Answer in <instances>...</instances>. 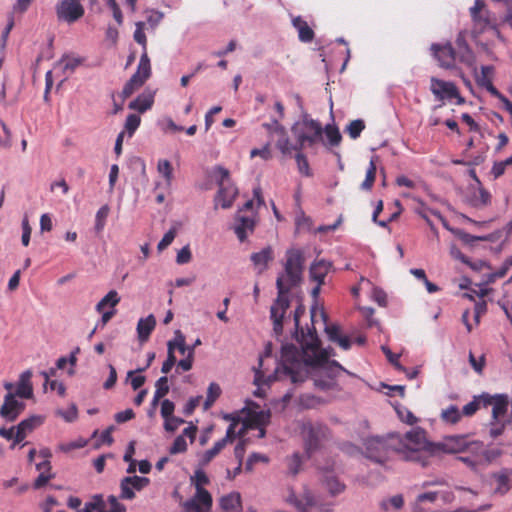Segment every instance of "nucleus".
Instances as JSON below:
<instances>
[{
    "instance_id": "obj_36",
    "label": "nucleus",
    "mask_w": 512,
    "mask_h": 512,
    "mask_svg": "<svg viewBox=\"0 0 512 512\" xmlns=\"http://www.w3.org/2000/svg\"><path fill=\"white\" fill-rule=\"evenodd\" d=\"M472 205L475 207L486 206L491 202V194L481 185L471 199Z\"/></svg>"
},
{
    "instance_id": "obj_1",
    "label": "nucleus",
    "mask_w": 512,
    "mask_h": 512,
    "mask_svg": "<svg viewBox=\"0 0 512 512\" xmlns=\"http://www.w3.org/2000/svg\"><path fill=\"white\" fill-rule=\"evenodd\" d=\"M320 344L315 328L306 335L302 332L301 352L294 344L283 345L281 359L274 373L265 378L260 368L255 370V384L269 385L274 381L284 380L299 384L307 379L310 368L315 387L321 390L332 389L336 385L338 374L346 370L337 361H330V354L321 349Z\"/></svg>"
},
{
    "instance_id": "obj_60",
    "label": "nucleus",
    "mask_w": 512,
    "mask_h": 512,
    "mask_svg": "<svg viewBox=\"0 0 512 512\" xmlns=\"http://www.w3.org/2000/svg\"><path fill=\"white\" fill-rule=\"evenodd\" d=\"M469 363L472 366V368L477 372L478 374H482L483 369L485 367L486 361L485 356L481 355L480 358L477 360L472 352L469 353Z\"/></svg>"
},
{
    "instance_id": "obj_54",
    "label": "nucleus",
    "mask_w": 512,
    "mask_h": 512,
    "mask_svg": "<svg viewBox=\"0 0 512 512\" xmlns=\"http://www.w3.org/2000/svg\"><path fill=\"white\" fill-rule=\"evenodd\" d=\"M144 28H145V23L144 22H137L136 23V29H135V32H134V40L142 45L143 49H144V53H146V46H147V39H146V35H145V32H144Z\"/></svg>"
},
{
    "instance_id": "obj_5",
    "label": "nucleus",
    "mask_w": 512,
    "mask_h": 512,
    "mask_svg": "<svg viewBox=\"0 0 512 512\" xmlns=\"http://www.w3.org/2000/svg\"><path fill=\"white\" fill-rule=\"evenodd\" d=\"M191 481L196 488V493L184 503V512H208L212 507V496L204 485L209 483V478L203 470L199 469L195 471Z\"/></svg>"
},
{
    "instance_id": "obj_20",
    "label": "nucleus",
    "mask_w": 512,
    "mask_h": 512,
    "mask_svg": "<svg viewBox=\"0 0 512 512\" xmlns=\"http://www.w3.org/2000/svg\"><path fill=\"white\" fill-rule=\"evenodd\" d=\"M243 210H239L236 215V221L238 222L234 228L235 234L237 235L240 242H244L247 238L248 233H252L255 227V219L253 213L250 216L242 215Z\"/></svg>"
},
{
    "instance_id": "obj_12",
    "label": "nucleus",
    "mask_w": 512,
    "mask_h": 512,
    "mask_svg": "<svg viewBox=\"0 0 512 512\" xmlns=\"http://www.w3.org/2000/svg\"><path fill=\"white\" fill-rule=\"evenodd\" d=\"M151 65L147 53H143L136 72L131 76L129 81L124 85L122 90L123 98L130 97L136 90H138L150 77Z\"/></svg>"
},
{
    "instance_id": "obj_61",
    "label": "nucleus",
    "mask_w": 512,
    "mask_h": 512,
    "mask_svg": "<svg viewBox=\"0 0 512 512\" xmlns=\"http://www.w3.org/2000/svg\"><path fill=\"white\" fill-rule=\"evenodd\" d=\"M397 414L401 421H403L406 424L413 425L417 422L416 416L406 408L397 409Z\"/></svg>"
},
{
    "instance_id": "obj_58",
    "label": "nucleus",
    "mask_w": 512,
    "mask_h": 512,
    "mask_svg": "<svg viewBox=\"0 0 512 512\" xmlns=\"http://www.w3.org/2000/svg\"><path fill=\"white\" fill-rule=\"evenodd\" d=\"M32 228L29 224L28 217L25 216L22 220V237L21 242L23 246L27 247L30 243V236H31Z\"/></svg>"
},
{
    "instance_id": "obj_32",
    "label": "nucleus",
    "mask_w": 512,
    "mask_h": 512,
    "mask_svg": "<svg viewBox=\"0 0 512 512\" xmlns=\"http://www.w3.org/2000/svg\"><path fill=\"white\" fill-rule=\"evenodd\" d=\"M81 63L82 59L79 57L63 56L56 64V67L60 68L65 74H71Z\"/></svg>"
},
{
    "instance_id": "obj_13",
    "label": "nucleus",
    "mask_w": 512,
    "mask_h": 512,
    "mask_svg": "<svg viewBox=\"0 0 512 512\" xmlns=\"http://www.w3.org/2000/svg\"><path fill=\"white\" fill-rule=\"evenodd\" d=\"M121 510L122 504L115 496L111 495L105 501L103 495L95 494L79 512H120Z\"/></svg>"
},
{
    "instance_id": "obj_33",
    "label": "nucleus",
    "mask_w": 512,
    "mask_h": 512,
    "mask_svg": "<svg viewBox=\"0 0 512 512\" xmlns=\"http://www.w3.org/2000/svg\"><path fill=\"white\" fill-rule=\"evenodd\" d=\"M120 297L116 290H110L96 305V311L102 312L104 308L109 305L111 308H115L120 302Z\"/></svg>"
},
{
    "instance_id": "obj_11",
    "label": "nucleus",
    "mask_w": 512,
    "mask_h": 512,
    "mask_svg": "<svg viewBox=\"0 0 512 512\" xmlns=\"http://www.w3.org/2000/svg\"><path fill=\"white\" fill-rule=\"evenodd\" d=\"M470 15L473 22L472 34L474 37L488 29H495L496 18L491 15L483 0H475L474 6L470 8Z\"/></svg>"
},
{
    "instance_id": "obj_28",
    "label": "nucleus",
    "mask_w": 512,
    "mask_h": 512,
    "mask_svg": "<svg viewBox=\"0 0 512 512\" xmlns=\"http://www.w3.org/2000/svg\"><path fill=\"white\" fill-rule=\"evenodd\" d=\"M220 507L225 512H241V496L237 492L224 495L220 499Z\"/></svg>"
},
{
    "instance_id": "obj_59",
    "label": "nucleus",
    "mask_w": 512,
    "mask_h": 512,
    "mask_svg": "<svg viewBox=\"0 0 512 512\" xmlns=\"http://www.w3.org/2000/svg\"><path fill=\"white\" fill-rule=\"evenodd\" d=\"M389 504L391 506H393L395 509H400L403 506V504H404V500H403L402 495H395V496L391 497L388 500H383L381 502V508L384 511H387Z\"/></svg>"
},
{
    "instance_id": "obj_63",
    "label": "nucleus",
    "mask_w": 512,
    "mask_h": 512,
    "mask_svg": "<svg viewBox=\"0 0 512 512\" xmlns=\"http://www.w3.org/2000/svg\"><path fill=\"white\" fill-rule=\"evenodd\" d=\"M175 405L172 401L165 399L161 403V416L165 419L173 416Z\"/></svg>"
},
{
    "instance_id": "obj_49",
    "label": "nucleus",
    "mask_w": 512,
    "mask_h": 512,
    "mask_svg": "<svg viewBox=\"0 0 512 512\" xmlns=\"http://www.w3.org/2000/svg\"><path fill=\"white\" fill-rule=\"evenodd\" d=\"M418 202L420 204V208L416 209V212H417L418 215H420L427 222V224L431 228L433 227V225H432V222H431V220L429 219V217L427 215V212H430L433 215H435L436 217H438L443 222V224L446 226L445 219L443 218V216L441 215L440 212L427 208L425 206V204L421 200H418Z\"/></svg>"
},
{
    "instance_id": "obj_48",
    "label": "nucleus",
    "mask_w": 512,
    "mask_h": 512,
    "mask_svg": "<svg viewBox=\"0 0 512 512\" xmlns=\"http://www.w3.org/2000/svg\"><path fill=\"white\" fill-rule=\"evenodd\" d=\"M295 159L297 162L299 173L305 177H311L312 172L309 166V162L307 160V157L302 153V151H297Z\"/></svg>"
},
{
    "instance_id": "obj_35",
    "label": "nucleus",
    "mask_w": 512,
    "mask_h": 512,
    "mask_svg": "<svg viewBox=\"0 0 512 512\" xmlns=\"http://www.w3.org/2000/svg\"><path fill=\"white\" fill-rule=\"evenodd\" d=\"M461 411L455 405H450L441 412V419L445 423L456 424L461 420Z\"/></svg>"
},
{
    "instance_id": "obj_18",
    "label": "nucleus",
    "mask_w": 512,
    "mask_h": 512,
    "mask_svg": "<svg viewBox=\"0 0 512 512\" xmlns=\"http://www.w3.org/2000/svg\"><path fill=\"white\" fill-rule=\"evenodd\" d=\"M25 404L16 400L14 393L9 392L4 398V403L0 408V415L7 421L13 422L22 413Z\"/></svg>"
},
{
    "instance_id": "obj_6",
    "label": "nucleus",
    "mask_w": 512,
    "mask_h": 512,
    "mask_svg": "<svg viewBox=\"0 0 512 512\" xmlns=\"http://www.w3.org/2000/svg\"><path fill=\"white\" fill-rule=\"evenodd\" d=\"M297 141V151H302L306 146H313L323 134V127L317 120L304 117L302 122H297L291 127Z\"/></svg>"
},
{
    "instance_id": "obj_38",
    "label": "nucleus",
    "mask_w": 512,
    "mask_h": 512,
    "mask_svg": "<svg viewBox=\"0 0 512 512\" xmlns=\"http://www.w3.org/2000/svg\"><path fill=\"white\" fill-rule=\"evenodd\" d=\"M495 488L494 492L499 495H505L509 489V477L506 473H498L494 475Z\"/></svg>"
},
{
    "instance_id": "obj_3",
    "label": "nucleus",
    "mask_w": 512,
    "mask_h": 512,
    "mask_svg": "<svg viewBox=\"0 0 512 512\" xmlns=\"http://www.w3.org/2000/svg\"><path fill=\"white\" fill-rule=\"evenodd\" d=\"M433 442L426 438V432L422 428H414L401 437V446L398 456L405 461H411L426 467L430 464L431 447Z\"/></svg>"
},
{
    "instance_id": "obj_43",
    "label": "nucleus",
    "mask_w": 512,
    "mask_h": 512,
    "mask_svg": "<svg viewBox=\"0 0 512 512\" xmlns=\"http://www.w3.org/2000/svg\"><path fill=\"white\" fill-rule=\"evenodd\" d=\"M226 446L225 440H218L214 443L213 447L206 450L202 456V463L208 464L214 457H216Z\"/></svg>"
},
{
    "instance_id": "obj_39",
    "label": "nucleus",
    "mask_w": 512,
    "mask_h": 512,
    "mask_svg": "<svg viewBox=\"0 0 512 512\" xmlns=\"http://www.w3.org/2000/svg\"><path fill=\"white\" fill-rule=\"evenodd\" d=\"M156 390L154 393L153 404H156L161 398L166 396L169 392L167 376L160 377L155 384Z\"/></svg>"
},
{
    "instance_id": "obj_45",
    "label": "nucleus",
    "mask_w": 512,
    "mask_h": 512,
    "mask_svg": "<svg viewBox=\"0 0 512 512\" xmlns=\"http://www.w3.org/2000/svg\"><path fill=\"white\" fill-rule=\"evenodd\" d=\"M303 460L300 453H293L290 457L287 458V468L289 474L295 476L299 473Z\"/></svg>"
},
{
    "instance_id": "obj_27",
    "label": "nucleus",
    "mask_w": 512,
    "mask_h": 512,
    "mask_svg": "<svg viewBox=\"0 0 512 512\" xmlns=\"http://www.w3.org/2000/svg\"><path fill=\"white\" fill-rule=\"evenodd\" d=\"M292 24L298 32V38L301 42L310 43L315 36L313 29L301 16L293 17Z\"/></svg>"
},
{
    "instance_id": "obj_37",
    "label": "nucleus",
    "mask_w": 512,
    "mask_h": 512,
    "mask_svg": "<svg viewBox=\"0 0 512 512\" xmlns=\"http://www.w3.org/2000/svg\"><path fill=\"white\" fill-rule=\"evenodd\" d=\"M376 171H377V166H376L374 158H372L370 160L368 169L366 171L365 180L361 184V188L363 190L369 191L372 189L374 182H375V178H376Z\"/></svg>"
},
{
    "instance_id": "obj_62",
    "label": "nucleus",
    "mask_w": 512,
    "mask_h": 512,
    "mask_svg": "<svg viewBox=\"0 0 512 512\" xmlns=\"http://www.w3.org/2000/svg\"><path fill=\"white\" fill-rule=\"evenodd\" d=\"M184 423V420L175 416L165 419L164 428L168 432H174L178 427Z\"/></svg>"
},
{
    "instance_id": "obj_50",
    "label": "nucleus",
    "mask_w": 512,
    "mask_h": 512,
    "mask_svg": "<svg viewBox=\"0 0 512 512\" xmlns=\"http://www.w3.org/2000/svg\"><path fill=\"white\" fill-rule=\"evenodd\" d=\"M365 129V123L361 119L353 120L346 127V132L352 139H357Z\"/></svg>"
},
{
    "instance_id": "obj_44",
    "label": "nucleus",
    "mask_w": 512,
    "mask_h": 512,
    "mask_svg": "<svg viewBox=\"0 0 512 512\" xmlns=\"http://www.w3.org/2000/svg\"><path fill=\"white\" fill-rule=\"evenodd\" d=\"M481 406H483L482 394L479 396H474L473 400L463 407L461 414L462 416L471 417L479 410Z\"/></svg>"
},
{
    "instance_id": "obj_40",
    "label": "nucleus",
    "mask_w": 512,
    "mask_h": 512,
    "mask_svg": "<svg viewBox=\"0 0 512 512\" xmlns=\"http://www.w3.org/2000/svg\"><path fill=\"white\" fill-rule=\"evenodd\" d=\"M323 132L325 133L330 146L335 147L341 143L342 136L336 126L326 125L325 128H323Z\"/></svg>"
},
{
    "instance_id": "obj_24",
    "label": "nucleus",
    "mask_w": 512,
    "mask_h": 512,
    "mask_svg": "<svg viewBox=\"0 0 512 512\" xmlns=\"http://www.w3.org/2000/svg\"><path fill=\"white\" fill-rule=\"evenodd\" d=\"M250 258L257 270V273L261 274L268 268V264L274 259V252L273 249L268 246L259 252L253 253Z\"/></svg>"
},
{
    "instance_id": "obj_23",
    "label": "nucleus",
    "mask_w": 512,
    "mask_h": 512,
    "mask_svg": "<svg viewBox=\"0 0 512 512\" xmlns=\"http://www.w3.org/2000/svg\"><path fill=\"white\" fill-rule=\"evenodd\" d=\"M42 423V418L39 416H32L22 420L16 426L15 443L22 442L29 433H31L37 426Z\"/></svg>"
},
{
    "instance_id": "obj_19",
    "label": "nucleus",
    "mask_w": 512,
    "mask_h": 512,
    "mask_svg": "<svg viewBox=\"0 0 512 512\" xmlns=\"http://www.w3.org/2000/svg\"><path fill=\"white\" fill-rule=\"evenodd\" d=\"M456 53L458 54V61L465 64L468 67L475 66V56L471 48L466 41V32L460 31L457 35L456 41Z\"/></svg>"
},
{
    "instance_id": "obj_30",
    "label": "nucleus",
    "mask_w": 512,
    "mask_h": 512,
    "mask_svg": "<svg viewBox=\"0 0 512 512\" xmlns=\"http://www.w3.org/2000/svg\"><path fill=\"white\" fill-rule=\"evenodd\" d=\"M156 326V320L153 315H149L146 318H141L137 324V334L141 342L148 340L150 334Z\"/></svg>"
},
{
    "instance_id": "obj_34",
    "label": "nucleus",
    "mask_w": 512,
    "mask_h": 512,
    "mask_svg": "<svg viewBox=\"0 0 512 512\" xmlns=\"http://www.w3.org/2000/svg\"><path fill=\"white\" fill-rule=\"evenodd\" d=\"M324 484L330 494L337 495L344 491L345 485L338 480L332 473L328 472L324 478Z\"/></svg>"
},
{
    "instance_id": "obj_53",
    "label": "nucleus",
    "mask_w": 512,
    "mask_h": 512,
    "mask_svg": "<svg viewBox=\"0 0 512 512\" xmlns=\"http://www.w3.org/2000/svg\"><path fill=\"white\" fill-rule=\"evenodd\" d=\"M88 441L83 438H79L75 441L69 442V443H61L58 445V449L61 452L68 453L75 449L83 448L87 445Z\"/></svg>"
},
{
    "instance_id": "obj_29",
    "label": "nucleus",
    "mask_w": 512,
    "mask_h": 512,
    "mask_svg": "<svg viewBox=\"0 0 512 512\" xmlns=\"http://www.w3.org/2000/svg\"><path fill=\"white\" fill-rule=\"evenodd\" d=\"M36 469L39 471V475L35 479L33 487L35 489H40L44 487L51 479H53L54 475L51 473L50 461H43L38 463L36 465Z\"/></svg>"
},
{
    "instance_id": "obj_56",
    "label": "nucleus",
    "mask_w": 512,
    "mask_h": 512,
    "mask_svg": "<svg viewBox=\"0 0 512 512\" xmlns=\"http://www.w3.org/2000/svg\"><path fill=\"white\" fill-rule=\"evenodd\" d=\"M176 237V229L171 228L169 229L163 236V238L160 240V242L157 245L158 251H163L166 249L175 239Z\"/></svg>"
},
{
    "instance_id": "obj_17",
    "label": "nucleus",
    "mask_w": 512,
    "mask_h": 512,
    "mask_svg": "<svg viewBox=\"0 0 512 512\" xmlns=\"http://www.w3.org/2000/svg\"><path fill=\"white\" fill-rule=\"evenodd\" d=\"M431 50L441 67L450 69L455 66V63L458 60V54L452 47L451 43H446L444 45L433 44L431 46Z\"/></svg>"
},
{
    "instance_id": "obj_31",
    "label": "nucleus",
    "mask_w": 512,
    "mask_h": 512,
    "mask_svg": "<svg viewBox=\"0 0 512 512\" xmlns=\"http://www.w3.org/2000/svg\"><path fill=\"white\" fill-rule=\"evenodd\" d=\"M154 103V96L152 93H142L136 99L129 103V108L144 113L149 110Z\"/></svg>"
},
{
    "instance_id": "obj_26",
    "label": "nucleus",
    "mask_w": 512,
    "mask_h": 512,
    "mask_svg": "<svg viewBox=\"0 0 512 512\" xmlns=\"http://www.w3.org/2000/svg\"><path fill=\"white\" fill-rule=\"evenodd\" d=\"M31 377L32 372L30 370H26L20 374L16 392L14 393L15 396L25 399H29L33 396Z\"/></svg>"
},
{
    "instance_id": "obj_7",
    "label": "nucleus",
    "mask_w": 512,
    "mask_h": 512,
    "mask_svg": "<svg viewBox=\"0 0 512 512\" xmlns=\"http://www.w3.org/2000/svg\"><path fill=\"white\" fill-rule=\"evenodd\" d=\"M304 450L307 459H310L315 452L319 451L322 444L330 436L329 428L321 423L307 421L302 425Z\"/></svg>"
},
{
    "instance_id": "obj_47",
    "label": "nucleus",
    "mask_w": 512,
    "mask_h": 512,
    "mask_svg": "<svg viewBox=\"0 0 512 512\" xmlns=\"http://www.w3.org/2000/svg\"><path fill=\"white\" fill-rule=\"evenodd\" d=\"M511 420H503V419H491L490 422V436L492 438H497L500 436L505 430L507 424H509Z\"/></svg>"
},
{
    "instance_id": "obj_42",
    "label": "nucleus",
    "mask_w": 512,
    "mask_h": 512,
    "mask_svg": "<svg viewBox=\"0 0 512 512\" xmlns=\"http://www.w3.org/2000/svg\"><path fill=\"white\" fill-rule=\"evenodd\" d=\"M220 395V386L215 382L210 383L207 389V397L204 402V408L209 409L214 404V402L219 398Z\"/></svg>"
},
{
    "instance_id": "obj_25",
    "label": "nucleus",
    "mask_w": 512,
    "mask_h": 512,
    "mask_svg": "<svg viewBox=\"0 0 512 512\" xmlns=\"http://www.w3.org/2000/svg\"><path fill=\"white\" fill-rule=\"evenodd\" d=\"M332 264L325 260H319L314 262L310 267V278L312 281L318 283L319 285L324 284L325 277L329 273Z\"/></svg>"
},
{
    "instance_id": "obj_52",
    "label": "nucleus",
    "mask_w": 512,
    "mask_h": 512,
    "mask_svg": "<svg viewBox=\"0 0 512 512\" xmlns=\"http://www.w3.org/2000/svg\"><path fill=\"white\" fill-rule=\"evenodd\" d=\"M141 123V118L137 114H129L125 121V131L129 137H132Z\"/></svg>"
},
{
    "instance_id": "obj_22",
    "label": "nucleus",
    "mask_w": 512,
    "mask_h": 512,
    "mask_svg": "<svg viewBox=\"0 0 512 512\" xmlns=\"http://www.w3.org/2000/svg\"><path fill=\"white\" fill-rule=\"evenodd\" d=\"M275 133L279 136L276 147L283 155H290L292 151H297V143L293 145L287 135L286 129L279 123V119H274Z\"/></svg>"
},
{
    "instance_id": "obj_16",
    "label": "nucleus",
    "mask_w": 512,
    "mask_h": 512,
    "mask_svg": "<svg viewBox=\"0 0 512 512\" xmlns=\"http://www.w3.org/2000/svg\"><path fill=\"white\" fill-rule=\"evenodd\" d=\"M150 483L149 478L140 476H128L121 480L120 498L131 500L135 497V491H141Z\"/></svg>"
},
{
    "instance_id": "obj_51",
    "label": "nucleus",
    "mask_w": 512,
    "mask_h": 512,
    "mask_svg": "<svg viewBox=\"0 0 512 512\" xmlns=\"http://www.w3.org/2000/svg\"><path fill=\"white\" fill-rule=\"evenodd\" d=\"M110 208L108 205H103L96 213V219H95V230L97 232H100L103 230L106 219L108 217Z\"/></svg>"
},
{
    "instance_id": "obj_64",
    "label": "nucleus",
    "mask_w": 512,
    "mask_h": 512,
    "mask_svg": "<svg viewBox=\"0 0 512 512\" xmlns=\"http://www.w3.org/2000/svg\"><path fill=\"white\" fill-rule=\"evenodd\" d=\"M325 332L328 336V339L334 343L339 339V337L342 336L340 327L338 325H334V324L327 325L325 328Z\"/></svg>"
},
{
    "instance_id": "obj_9",
    "label": "nucleus",
    "mask_w": 512,
    "mask_h": 512,
    "mask_svg": "<svg viewBox=\"0 0 512 512\" xmlns=\"http://www.w3.org/2000/svg\"><path fill=\"white\" fill-rule=\"evenodd\" d=\"M215 174L219 186L215 203L216 205H220L223 209L230 208L238 194V190L231 182L227 169L219 166L215 169Z\"/></svg>"
},
{
    "instance_id": "obj_41",
    "label": "nucleus",
    "mask_w": 512,
    "mask_h": 512,
    "mask_svg": "<svg viewBox=\"0 0 512 512\" xmlns=\"http://www.w3.org/2000/svg\"><path fill=\"white\" fill-rule=\"evenodd\" d=\"M493 66H482L481 74L477 76V84L488 91L489 85H493L491 75L493 74Z\"/></svg>"
},
{
    "instance_id": "obj_57",
    "label": "nucleus",
    "mask_w": 512,
    "mask_h": 512,
    "mask_svg": "<svg viewBox=\"0 0 512 512\" xmlns=\"http://www.w3.org/2000/svg\"><path fill=\"white\" fill-rule=\"evenodd\" d=\"M187 450V443L183 435H179L175 438L171 448V454L183 453Z\"/></svg>"
},
{
    "instance_id": "obj_15",
    "label": "nucleus",
    "mask_w": 512,
    "mask_h": 512,
    "mask_svg": "<svg viewBox=\"0 0 512 512\" xmlns=\"http://www.w3.org/2000/svg\"><path fill=\"white\" fill-rule=\"evenodd\" d=\"M431 92L438 98L444 99L445 97L448 99H459L458 103H462L464 100L460 96L459 91L456 85L452 82H447L440 80L438 78H431Z\"/></svg>"
},
{
    "instance_id": "obj_4",
    "label": "nucleus",
    "mask_w": 512,
    "mask_h": 512,
    "mask_svg": "<svg viewBox=\"0 0 512 512\" xmlns=\"http://www.w3.org/2000/svg\"><path fill=\"white\" fill-rule=\"evenodd\" d=\"M365 455L370 460L384 464L393 455H398V449L401 446V436L398 434H389L386 437L372 436L365 440Z\"/></svg>"
},
{
    "instance_id": "obj_2",
    "label": "nucleus",
    "mask_w": 512,
    "mask_h": 512,
    "mask_svg": "<svg viewBox=\"0 0 512 512\" xmlns=\"http://www.w3.org/2000/svg\"><path fill=\"white\" fill-rule=\"evenodd\" d=\"M303 266L304 256L300 250L290 249L286 252L284 272L281 273L276 280L278 291L277 299L270 309L273 330L276 335H281L283 332V319L286 310L289 308L288 293L300 283Z\"/></svg>"
},
{
    "instance_id": "obj_8",
    "label": "nucleus",
    "mask_w": 512,
    "mask_h": 512,
    "mask_svg": "<svg viewBox=\"0 0 512 512\" xmlns=\"http://www.w3.org/2000/svg\"><path fill=\"white\" fill-rule=\"evenodd\" d=\"M455 495L448 487L436 491H429L421 493L416 497L413 505V512H437L434 509L436 503L441 500L442 503L447 504L453 502Z\"/></svg>"
},
{
    "instance_id": "obj_21",
    "label": "nucleus",
    "mask_w": 512,
    "mask_h": 512,
    "mask_svg": "<svg viewBox=\"0 0 512 512\" xmlns=\"http://www.w3.org/2000/svg\"><path fill=\"white\" fill-rule=\"evenodd\" d=\"M288 501L292 503L299 512H327L320 508L314 497L309 492H306L301 496V498L291 495Z\"/></svg>"
},
{
    "instance_id": "obj_55",
    "label": "nucleus",
    "mask_w": 512,
    "mask_h": 512,
    "mask_svg": "<svg viewBox=\"0 0 512 512\" xmlns=\"http://www.w3.org/2000/svg\"><path fill=\"white\" fill-rule=\"evenodd\" d=\"M269 458L260 453H252L249 458L247 459L245 470L248 472H251L254 468V465L258 462L268 463Z\"/></svg>"
},
{
    "instance_id": "obj_10",
    "label": "nucleus",
    "mask_w": 512,
    "mask_h": 512,
    "mask_svg": "<svg viewBox=\"0 0 512 512\" xmlns=\"http://www.w3.org/2000/svg\"><path fill=\"white\" fill-rule=\"evenodd\" d=\"M470 446H482L479 442H468L466 436H447L439 442H433L431 458L441 454H456L469 449Z\"/></svg>"
},
{
    "instance_id": "obj_46",
    "label": "nucleus",
    "mask_w": 512,
    "mask_h": 512,
    "mask_svg": "<svg viewBox=\"0 0 512 512\" xmlns=\"http://www.w3.org/2000/svg\"><path fill=\"white\" fill-rule=\"evenodd\" d=\"M157 171L165 178L167 184L171 183L173 179V168L170 161L160 159L157 164Z\"/></svg>"
},
{
    "instance_id": "obj_14",
    "label": "nucleus",
    "mask_w": 512,
    "mask_h": 512,
    "mask_svg": "<svg viewBox=\"0 0 512 512\" xmlns=\"http://www.w3.org/2000/svg\"><path fill=\"white\" fill-rule=\"evenodd\" d=\"M57 17L73 23L84 15V8L79 0H61L56 6Z\"/></svg>"
}]
</instances>
